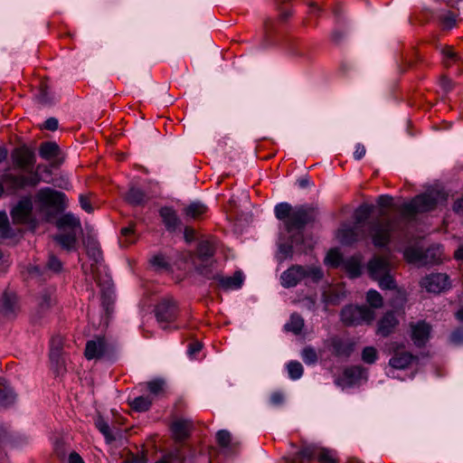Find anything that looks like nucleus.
Instances as JSON below:
<instances>
[{
  "mask_svg": "<svg viewBox=\"0 0 463 463\" xmlns=\"http://www.w3.org/2000/svg\"><path fill=\"white\" fill-rule=\"evenodd\" d=\"M400 221L397 217H389L386 211L381 210L379 218L371 222L369 234L375 247L387 245L392 233L399 228Z\"/></svg>",
  "mask_w": 463,
  "mask_h": 463,
  "instance_id": "f257e3e1",
  "label": "nucleus"
},
{
  "mask_svg": "<svg viewBox=\"0 0 463 463\" xmlns=\"http://www.w3.org/2000/svg\"><path fill=\"white\" fill-rule=\"evenodd\" d=\"M324 277L323 270L318 266L292 265L280 276L284 288L297 286L301 280L307 279L314 283L319 282Z\"/></svg>",
  "mask_w": 463,
  "mask_h": 463,
  "instance_id": "f03ea898",
  "label": "nucleus"
},
{
  "mask_svg": "<svg viewBox=\"0 0 463 463\" xmlns=\"http://www.w3.org/2000/svg\"><path fill=\"white\" fill-rule=\"evenodd\" d=\"M371 279L377 281L382 289H395L396 283L392 275V265L386 257L374 256L367 263Z\"/></svg>",
  "mask_w": 463,
  "mask_h": 463,
  "instance_id": "7ed1b4c3",
  "label": "nucleus"
},
{
  "mask_svg": "<svg viewBox=\"0 0 463 463\" xmlns=\"http://www.w3.org/2000/svg\"><path fill=\"white\" fill-rule=\"evenodd\" d=\"M439 198H444L439 192H431L415 196L410 203H403L400 212L405 218L413 217L417 213L430 212L437 206Z\"/></svg>",
  "mask_w": 463,
  "mask_h": 463,
  "instance_id": "20e7f679",
  "label": "nucleus"
},
{
  "mask_svg": "<svg viewBox=\"0 0 463 463\" xmlns=\"http://www.w3.org/2000/svg\"><path fill=\"white\" fill-rule=\"evenodd\" d=\"M215 246L210 241H202L198 243L196 252L193 258V263L197 272L203 277L210 279L213 275V255Z\"/></svg>",
  "mask_w": 463,
  "mask_h": 463,
  "instance_id": "39448f33",
  "label": "nucleus"
},
{
  "mask_svg": "<svg viewBox=\"0 0 463 463\" xmlns=\"http://www.w3.org/2000/svg\"><path fill=\"white\" fill-rule=\"evenodd\" d=\"M317 213L315 208L300 205L293 210L290 218L286 220V230L290 232L293 230H302L307 224L315 221Z\"/></svg>",
  "mask_w": 463,
  "mask_h": 463,
  "instance_id": "423d86ee",
  "label": "nucleus"
},
{
  "mask_svg": "<svg viewBox=\"0 0 463 463\" xmlns=\"http://www.w3.org/2000/svg\"><path fill=\"white\" fill-rule=\"evenodd\" d=\"M36 200L42 207L62 211L66 207V195L50 187L42 188L36 194Z\"/></svg>",
  "mask_w": 463,
  "mask_h": 463,
  "instance_id": "0eeeda50",
  "label": "nucleus"
},
{
  "mask_svg": "<svg viewBox=\"0 0 463 463\" xmlns=\"http://www.w3.org/2000/svg\"><path fill=\"white\" fill-rule=\"evenodd\" d=\"M7 191L15 193L25 186H36L40 183V175L33 173L31 176L24 175L4 174L1 177Z\"/></svg>",
  "mask_w": 463,
  "mask_h": 463,
  "instance_id": "6e6552de",
  "label": "nucleus"
},
{
  "mask_svg": "<svg viewBox=\"0 0 463 463\" xmlns=\"http://www.w3.org/2000/svg\"><path fill=\"white\" fill-rule=\"evenodd\" d=\"M11 158L15 167L25 171H30L35 164L34 152L26 146L14 148L12 151Z\"/></svg>",
  "mask_w": 463,
  "mask_h": 463,
  "instance_id": "1a4fd4ad",
  "label": "nucleus"
},
{
  "mask_svg": "<svg viewBox=\"0 0 463 463\" xmlns=\"http://www.w3.org/2000/svg\"><path fill=\"white\" fill-rule=\"evenodd\" d=\"M109 353V346L102 336H97L86 343L84 355L88 360H99Z\"/></svg>",
  "mask_w": 463,
  "mask_h": 463,
  "instance_id": "9d476101",
  "label": "nucleus"
},
{
  "mask_svg": "<svg viewBox=\"0 0 463 463\" xmlns=\"http://www.w3.org/2000/svg\"><path fill=\"white\" fill-rule=\"evenodd\" d=\"M431 326L425 320H418L411 324V338L417 347H423L429 341Z\"/></svg>",
  "mask_w": 463,
  "mask_h": 463,
  "instance_id": "9b49d317",
  "label": "nucleus"
},
{
  "mask_svg": "<svg viewBox=\"0 0 463 463\" xmlns=\"http://www.w3.org/2000/svg\"><path fill=\"white\" fill-rule=\"evenodd\" d=\"M421 285L429 292L440 293L449 287V279L444 273H433L425 277Z\"/></svg>",
  "mask_w": 463,
  "mask_h": 463,
  "instance_id": "f8f14e48",
  "label": "nucleus"
},
{
  "mask_svg": "<svg viewBox=\"0 0 463 463\" xmlns=\"http://www.w3.org/2000/svg\"><path fill=\"white\" fill-rule=\"evenodd\" d=\"M33 204L30 198L22 199L12 210L14 223H29L32 221Z\"/></svg>",
  "mask_w": 463,
  "mask_h": 463,
  "instance_id": "ddd939ff",
  "label": "nucleus"
},
{
  "mask_svg": "<svg viewBox=\"0 0 463 463\" xmlns=\"http://www.w3.org/2000/svg\"><path fill=\"white\" fill-rule=\"evenodd\" d=\"M39 155L43 159L50 161L52 166H58L63 162L61 149L55 142H43L39 147Z\"/></svg>",
  "mask_w": 463,
  "mask_h": 463,
  "instance_id": "4468645a",
  "label": "nucleus"
},
{
  "mask_svg": "<svg viewBox=\"0 0 463 463\" xmlns=\"http://www.w3.org/2000/svg\"><path fill=\"white\" fill-rule=\"evenodd\" d=\"M366 234L361 226L345 225L337 232V239L342 244L350 245L359 240L364 239Z\"/></svg>",
  "mask_w": 463,
  "mask_h": 463,
  "instance_id": "2eb2a0df",
  "label": "nucleus"
},
{
  "mask_svg": "<svg viewBox=\"0 0 463 463\" xmlns=\"http://www.w3.org/2000/svg\"><path fill=\"white\" fill-rule=\"evenodd\" d=\"M157 318H171L184 316L176 302L172 298H165L157 304L155 309Z\"/></svg>",
  "mask_w": 463,
  "mask_h": 463,
  "instance_id": "dca6fc26",
  "label": "nucleus"
},
{
  "mask_svg": "<svg viewBox=\"0 0 463 463\" xmlns=\"http://www.w3.org/2000/svg\"><path fill=\"white\" fill-rule=\"evenodd\" d=\"M20 308L17 296L5 291L0 299V310L3 316H17Z\"/></svg>",
  "mask_w": 463,
  "mask_h": 463,
  "instance_id": "f3484780",
  "label": "nucleus"
},
{
  "mask_svg": "<svg viewBox=\"0 0 463 463\" xmlns=\"http://www.w3.org/2000/svg\"><path fill=\"white\" fill-rule=\"evenodd\" d=\"M210 279H213L218 281L219 285L223 289H237L240 288L243 283V274L241 271L238 270L233 273L232 276L223 277L221 275H214L213 273Z\"/></svg>",
  "mask_w": 463,
  "mask_h": 463,
  "instance_id": "a211bd4d",
  "label": "nucleus"
},
{
  "mask_svg": "<svg viewBox=\"0 0 463 463\" xmlns=\"http://www.w3.org/2000/svg\"><path fill=\"white\" fill-rule=\"evenodd\" d=\"M193 423L190 420L177 419L173 421L171 430L175 440H183L189 437Z\"/></svg>",
  "mask_w": 463,
  "mask_h": 463,
  "instance_id": "6ab92c4d",
  "label": "nucleus"
},
{
  "mask_svg": "<svg viewBox=\"0 0 463 463\" xmlns=\"http://www.w3.org/2000/svg\"><path fill=\"white\" fill-rule=\"evenodd\" d=\"M416 359L417 357L409 352H396L389 360V365L394 369L404 370Z\"/></svg>",
  "mask_w": 463,
  "mask_h": 463,
  "instance_id": "aec40b11",
  "label": "nucleus"
},
{
  "mask_svg": "<svg viewBox=\"0 0 463 463\" xmlns=\"http://www.w3.org/2000/svg\"><path fill=\"white\" fill-rule=\"evenodd\" d=\"M430 252V249H428L427 250L423 251L420 249L408 248L404 251V258L410 263L424 265L429 263L427 258L429 257Z\"/></svg>",
  "mask_w": 463,
  "mask_h": 463,
  "instance_id": "412c9836",
  "label": "nucleus"
},
{
  "mask_svg": "<svg viewBox=\"0 0 463 463\" xmlns=\"http://www.w3.org/2000/svg\"><path fill=\"white\" fill-rule=\"evenodd\" d=\"M159 213L167 231H175L180 225L181 222L171 207L161 208Z\"/></svg>",
  "mask_w": 463,
  "mask_h": 463,
  "instance_id": "4be33fe9",
  "label": "nucleus"
},
{
  "mask_svg": "<svg viewBox=\"0 0 463 463\" xmlns=\"http://www.w3.org/2000/svg\"><path fill=\"white\" fill-rule=\"evenodd\" d=\"M56 226L60 230L69 228L72 232H74L75 229L81 230L80 219L71 213L61 216L56 222Z\"/></svg>",
  "mask_w": 463,
  "mask_h": 463,
  "instance_id": "5701e85b",
  "label": "nucleus"
},
{
  "mask_svg": "<svg viewBox=\"0 0 463 463\" xmlns=\"http://www.w3.org/2000/svg\"><path fill=\"white\" fill-rule=\"evenodd\" d=\"M349 314L351 316L350 318H373L374 314L371 307L367 306H351L346 307L343 311V315L345 316Z\"/></svg>",
  "mask_w": 463,
  "mask_h": 463,
  "instance_id": "b1692460",
  "label": "nucleus"
},
{
  "mask_svg": "<svg viewBox=\"0 0 463 463\" xmlns=\"http://www.w3.org/2000/svg\"><path fill=\"white\" fill-rule=\"evenodd\" d=\"M125 199L129 204L134 206L144 205L148 201L145 192L137 187H131L126 194Z\"/></svg>",
  "mask_w": 463,
  "mask_h": 463,
  "instance_id": "393cba45",
  "label": "nucleus"
},
{
  "mask_svg": "<svg viewBox=\"0 0 463 463\" xmlns=\"http://www.w3.org/2000/svg\"><path fill=\"white\" fill-rule=\"evenodd\" d=\"M361 261L360 255L352 256L343 260V267L351 278H357L361 275Z\"/></svg>",
  "mask_w": 463,
  "mask_h": 463,
  "instance_id": "a878e982",
  "label": "nucleus"
},
{
  "mask_svg": "<svg viewBox=\"0 0 463 463\" xmlns=\"http://www.w3.org/2000/svg\"><path fill=\"white\" fill-rule=\"evenodd\" d=\"M53 240L58 242L61 247L66 250H72L75 249L77 243L76 233L70 232L68 233L58 234L53 236Z\"/></svg>",
  "mask_w": 463,
  "mask_h": 463,
  "instance_id": "bb28decb",
  "label": "nucleus"
},
{
  "mask_svg": "<svg viewBox=\"0 0 463 463\" xmlns=\"http://www.w3.org/2000/svg\"><path fill=\"white\" fill-rule=\"evenodd\" d=\"M64 339L60 335H55L51 339L50 358L56 363L59 362L63 349Z\"/></svg>",
  "mask_w": 463,
  "mask_h": 463,
  "instance_id": "cd10ccee",
  "label": "nucleus"
},
{
  "mask_svg": "<svg viewBox=\"0 0 463 463\" xmlns=\"http://www.w3.org/2000/svg\"><path fill=\"white\" fill-rule=\"evenodd\" d=\"M398 326V320H379L376 334L382 337H387L392 334Z\"/></svg>",
  "mask_w": 463,
  "mask_h": 463,
  "instance_id": "c85d7f7f",
  "label": "nucleus"
},
{
  "mask_svg": "<svg viewBox=\"0 0 463 463\" xmlns=\"http://www.w3.org/2000/svg\"><path fill=\"white\" fill-rule=\"evenodd\" d=\"M207 210L208 208L205 204L200 202H194L184 208V213L191 219H198L203 216Z\"/></svg>",
  "mask_w": 463,
  "mask_h": 463,
  "instance_id": "c756f323",
  "label": "nucleus"
},
{
  "mask_svg": "<svg viewBox=\"0 0 463 463\" xmlns=\"http://www.w3.org/2000/svg\"><path fill=\"white\" fill-rule=\"evenodd\" d=\"M457 14L452 11H445L439 16L440 26L443 30H450L457 25Z\"/></svg>",
  "mask_w": 463,
  "mask_h": 463,
  "instance_id": "7c9ffc66",
  "label": "nucleus"
},
{
  "mask_svg": "<svg viewBox=\"0 0 463 463\" xmlns=\"http://www.w3.org/2000/svg\"><path fill=\"white\" fill-rule=\"evenodd\" d=\"M334 352L337 355L348 356L354 350V345L341 339H334L332 342Z\"/></svg>",
  "mask_w": 463,
  "mask_h": 463,
  "instance_id": "2f4dec72",
  "label": "nucleus"
},
{
  "mask_svg": "<svg viewBox=\"0 0 463 463\" xmlns=\"http://www.w3.org/2000/svg\"><path fill=\"white\" fill-rule=\"evenodd\" d=\"M16 395L13 389L9 386L4 385L0 388V405L3 407H9L15 402Z\"/></svg>",
  "mask_w": 463,
  "mask_h": 463,
  "instance_id": "473e14b6",
  "label": "nucleus"
},
{
  "mask_svg": "<svg viewBox=\"0 0 463 463\" xmlns=\"http://www.w3.org/2000/svg\"><path fill=\"white\" fill-rule=\"evenodd\" d=\"M151 266L158 271L169 270L171 266L168 259L162 253L154 255L150 260Z\"/></svg>",
  "mask_w": 463,
  "mask_h": 463,
  "instance_id": "72a5a7b5",
  "label": "nucleus"
},
{
  "mask_svg": "<svg viewBox=\"0 0 463 463\" xmlns=\"http://www.w3.org/2000/svg\"><path fill=\"white\" fill-rule=\"evenodd\" d=\"M373 210L372 205L363 204L359 206L354 214L355 225L361 226L363 222H364L370 216Z\"/></svg>",
  "mask_w": 463,
  "mask_h": 463,
  "instance_id": "f704fd0d",
  "label": "nucleus"
},
{
  "mask_svg": "<svg viewBox=\"0 0 463 463\" xmlns=\"http://www.w3.org/2000/svg\"><path fill=\"white\" fill-rule=\"evenodd\" d=\"M275 215L279 220L289 219L293 213L292 206L288 203H280L275 206Z\"/></svg>",
  "mask_w": 463,
  "mask_h": 463,
  "instance_id": "c9c22d12",
  "label": "nucleus"
},
{
  "mask_svg": "<svg viewBox=\"0 0 463 463\" xmlns=\"http://www.w3.org/2000/svg\"><path fill=\"white\" fill-rule=\"evenodd\" d=\"M95 425L98 430L104 435L106 439L110 442L115 439V436L109 429V424L104 420L101 416H98L95 420Z\"/></svg>",
  "mask_w": 463,
  "mask_h": 463,
  "instance_id": "e433bc0d",
  "label": "nucleus"
},
{
  "mask_svg": "<svg viewBox=\"0 0 463 463\" xmlns=\"http://www.w3.org/2000/svg\"><path fill=\"white\" fill-rule=\"evenodd\" d=\"M319 449L316 445H306L298 452V456L307 460L317 458Z\"/></svg>",
  "mask_w": 463,
  "mask_h": 463,
  "instance_id": "4c0bfd02",
  "label": "nucleus"
},
{
  "mask_svg": "<svg viewBox=\"0 0 463 463\" xmlns=\"http://www.w3.org/2000/svg\"><path fill=\"white\" fill-rule=\"evenodd\" d=\"M151 400L148 397L139 396L135 398L130 405L137 411H146L151 406Z\"/></svg>",
  "mask_w": 463,
  "mask_h": 463,
  "instance_id": "58836bf2",
  "label": "nucleus"
},
{
  "mask_svg": "<svg viewBox=\"0 0 463 463\" xmlns=\"http://www.w3.org/2000/svg\"><path fill=\"white\" fill-rule=\"evenodd\" d=\"M343 260L342 254L336 249L330 250L325 260L326 264L334 268L338 267L341 263L343 264Z\"/></svg>",
  "mask_w": 463,
  "mask_h": 463,
  "instance_id": "ea45409f",
  "label": "nucleus"
},
{
  "mask_svg": "<svg viewBox=\"0 0 463 463\" xmlns=\"http://www.w3.org/2000/svg\"><path fill=\"white\" fill-rule=\"evenodd\" d=\"M288 373L292 380L299 379L304 372L303 366L299 362L291 361L288 364Z\"/></svg>",
  "mask_w": 463,
  "mask_h": 463,
  "instance_id": "a19ab883",
  "label": "nucleus"
},
{
  "mask_svg": "<svg viewBox=\"0 0 463 463\" xmlns=\"http://www.w3.org/2000/svg\"><path fill=\"white\" fill-rule=\"evenodd\" d=\"M366 301L373 308H378L383 306V298L381 294L373 289L367 292Z\"/></svg>",
  "mask_w": 463,
  "mask_h": 463,
  "instance_id": "79ce46f5",
  "label": "nucleus"
},
{
  "mask_svg": "<svg viewBox=\"0 0 463 463\" xmlns=\"http://www.w3.org/2000/svg\"><path fill=\"white\" fill-rule=\"evenodd\" d=\"M319 463H335V458L331 450L320 448L317 457Z\"/></svg>",
  "mask_w": 463,
  "mask_h": 463,
  "instance_id": "37998d69",
  "label": "nucleus"
},
{
  "mask_svg": "<svg viewBox=\"0 0 463 463\" xmlns=\"http://www.w3.org/2000/svg\"><path fill=\"white\" fill-rule=\"evenodd\" d=\"M362 359L366 364H373L377 359V351L373 346L364 348L362 353Z\"/></svg>",
  "mask_w": 463,
  "mask_h": 463,
  "instance_id": "c03bdc74",
  "label": "nucleus"
},
{
  "mask_svg": "<svg viewBox=\"0 0 463 463\" xmlns=\"http://www.w3.org/2000/svg\"><path fill=\"white\" fill-rule=\"evenodd\" d=\"M218 444L222 448H228L232 442V435L226 430H219L216 434Z\"/></svg>",
  "mask_w": 463,
  "mask_h": 463,
  "instance_id": "a18cd8bd",
  "label": "nucleus"
},
{
  "mask_svg": "<svg viewBox=\"0 0 463 463\" xmlns=\"http://www.w3.org/2000/svg\"><path fill=\"white\" fill-rule=\"evenodd\" d=\"M302 358L307 364H314L317 361V354L315 349L308 346L303 349Z\"/></svg>",
  "mask_w": 463,
  "mask_h": 463,
  "instance_id": "49530a36",
  "label": "nucleus"
},
{
  "mask_svg": "<svg viewBox=\"0 0 463 463\" xmlns=\"http://www.w3.org/2000/svg\"><path fill=\"white\" fill-rule=\"evenodd\" d=\"M304 328V320H290L285 325V329L290 331L295 335L302 334Z\"/></svg>",
  "mask_w": 463,
  "mask_h": 463,
  "instance_id": "de8ad7c7",
  "label": "nucleus"
},
{
  "mask_svg": "<svg viewBox=\"0 0 463 463\" xmlns=\"http://www.w3.org/2000/svg\"><path fill=\"white\" fill-rule=\"evenodd\" d=\"M183 458L179 454L178 450L170 452L165 455L161 459L157 460L156 463H182Z\"/></svg>",
  "mask_w": 463,
  "mask_h": 463,
  "instance_id": "09e8293b",
  "label": "nucleus"
},
{
  "mask_svg": "<svg viewBox=\"0 0 463 463\" xmlns=\"http://www.w3.org/2000/svg\"><path fill=\"white\" fill-rule=\"evenodd\" d=\"M300 309L313 310L316 307V298L313 297H306L298 301Z\"/></svg>",
  "mask_w": 463,
  "mask_h": 463,
  "instance_id": "8fccbe9b",
  "label": "nucleus"
},
{
  "mask_svg": "<svg viewBox=\"0 0 463 463\" xmlns=\"http://www.w3.org/2000/svg\"><path fill=\"white\" fill-rule=\"evenodd\" d=\"M9 231V222L5 213H0V236L7 237Z\"/></svg>",
  "mask_w": 463,
  "mask_h": 463,
  "instance_id": "3c124183",
  "label": "nucleus"
},
{
  "mask_svg": "<svg viewBox=\"0 0 463 463\" xmlns=\"http://www.w3.org/2000/svg\"><path fill=\"white\" fill-rule=\"evenodd\" d=\"M47 268L53 272H59L62 269V263L58 258L51 255L47 262Z\"/></svg>",
  "mask_w": 463,
  "mask_h": 463,
  "instance_id": "603ef678",
  "label": "nucleus"
},
{
  "mask_svg": "<svg viewBox=\"0 0 463 463\" xmlns=\"http://www.w3.org/2000/svg\"><path fill=\"white\" fill-rule=\"evenodd\" d=\"M121 235L126 238V241L124 242L125 246H128L135 242L134 229L132 226L122 228Z\"/></svg>",
  "mask_w": 463,
  "mask_h": 463,
  "instance_id": "864d4df0",
  "label": "nucleus"
},
{
  "mask_svg": "<svg viewBox=\"0 0 463 463\" xmlns=\"http://www.w3.org/2000/svg\"><path fill=\"white\" fill-rule=\"evenodd\" d=\"M147 388L151 393L159 394L163 392L164 382L159 380L149 382L147 383Z\"/></svg>",
  "mask_w": 463,
  "mask_h": 463,
  "instance_id": "5fc2aeb1",
  "label": "nucleus"
},
{
  "mask_svg": "<svg viewBox=\"0 0 463 463\" xmlns=\"http://www.w3.org/2000/svg\"><path fill=\"white\" fill-rule=\"evenodd\" d=\"M441 53L443 54L444 58H446L449 61H454L457 60L458 55L454 52L453 48L451 46H445L441 49Z\"/></svg>",
  "mask_w": 463,
  "mask_h": 463,
  "instance_id": "6e6d98bb",
  "label": "nucleus"
},
{
  "mask_svg": "<svg viewBox=\"0 0 463 463\" xmlns=\"http://www.w3.org/2000/svg\"><path fill=\"white\" fill-rule=\"evenodd\" d=\"M79 200H80V203L81 208L85 212H87L89 213L93 212V208L91 206L90 201L88 198V196H86L84 194H80Z\"/></svg>",
  "mask_w": 463,
  "mask_h": 463,
  "instance_id": "4d7b16f0",
  "label": "nucleus"
},
{
  "mask_svg": "<svg viewBox=\"0 0 463 463\" xmlns=\"http://www.w3.org/2000/svg\"><path fill=\"white\" fill-rule=\"evenodd\" d=\"M285 396L281 392H275L270 395V402L275 406H279L284 402Z\"/></svg>",
  "mask_w": 463,
  "mask_h": 463,
  "instance_id": "13d9d810",
  "label": "nucleus"
},
{
  "mask_svg": "<svg viewBox=\"0 0 463 463\" xmlns=\"http://www.w3.org/2000/svg\"><path fill=\"white\" fill-rule=\"evenodd\" d=\"M377 203L380 207L385 208L392 205V197L390 195H380L377 199Z\"/></svg>",
  "mask_w": 463,
  "mask_h": 463,
  "instance_id": "bf43d9fd",
  "label": "nucleus"
},
{
  "mask_svg": "<svg viewBox=\"0 0 463 463\" xmlns=\"http://www.w3.org/2000/svg\"><path fill=\"white\" fill-rule=\"evenodd\" d=\"M279 253L282 255L281 259L291 258L293 254V247L288 244H282L279 246Z\"/></svg>",
  "mask_w": 463,
  "mask_h": 463,
  "instance_id": "052dcab7",
  "label": "nucleus"
},
{
  "mask_svg": "<svg viewBox=\"0 0 463 463\" xmlns=\"http://www.w3.org/2000/svg\"><path fill=\"white\" fill-rule=\"evenodd\" d=\"M102 305L104 307V309L106 311V316L109 317L113 313V301L110 299V298L104 297L102 300Z\"/></svg>",
  "mask_w": 463,
  "mask_h": 463,
  "instance_id": "680f3d73",
  "label": "nucleus"
},
{
  "mask_svg": "<svg viewBox=\"0 0 463 463\" xmlns=\"http://www.w3.org/2000/svg\"><path fill=\"white\" fill-rule=\"evenodd\" d=\"M439 84L445 91H449L453 89V82L446 76H442L439 80Z\"/></svg>",
  "mask_w": 463,
  "mask_h": 463,
  "instance_id": "e2e57ef3",
  "label": "nucleus"
},
{
  "mask_svg": "<svg viewBox=\"0 0 463 463\" xmlns=\"http://www.w3.org/2000/svg\"><path fill=\"white\" fill-rule=\"evenodd\" d=\"M288 53L292 56V57H303L305 55V52L299 48L298 45L296 44H292L289 46L288 48Z\"/></svg>",
  "mask_w": 463,
  "mask_h": 463,
  "instance_id": "0e129e2a",
  "label": "nucleus"
},
{
  "mask_svg": "<svg viewBox=\"0 0 463 463\" xmlns=\"http://www.w3.org/2000/svg\"><path fill=\"white\" fill-rule=\"evenodd\" d=\"M58 126H59V123H58L57 118H49L44 122V128L51 131L56 130L58 128Z\"/></svg>",
  "mask_w": 463,
  "mask_h": 463,
  "instance_id": "69168bd1",
  "label": "nucleus"
},
{
  "mask_svg": "<svg viewBox=\"0 0 463 463\" xmlns=\"http://www.w3.org/2000/svg\"><path fill=\"white\" fill-rule=\"evenodd\" d=\"M450 341L455 345L461 344L463 342V331L457 330L453 332L450 335Z\"/></svg>",
  "mask_w": 463,
  "mask_h": 463,
  "instance_id": "338daca9",
  "label": "nucleus"
},
{
  "mask_svg": "<svg viewBox=\"0 0 463 463\" xmlns=\"http://www.w3.org/2000/svg\"><path fill=\"white\" fill-rule=\"evenodd\" d=\"M453 210L456 213L463 215V197L458 199L453 204Z\"/></svg>",
  "mask_w": 463,
  "mask_h": 463,
  "instance_id": "774afa93",
  "label": "nucleus"
}]
</instances>
